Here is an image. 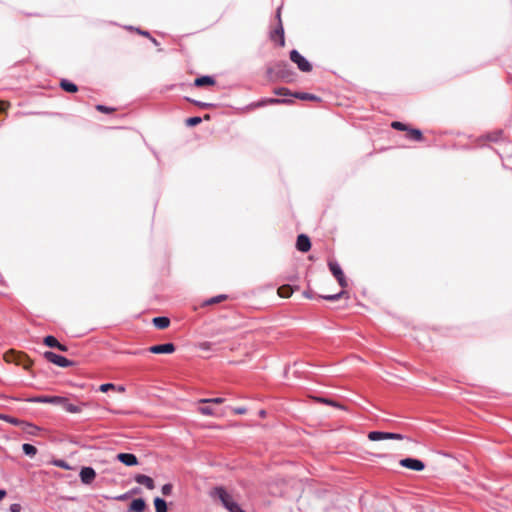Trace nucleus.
I'll list each match as a JSON object with an SVG mask.
<instances>
[{
	"mask_svg": "<svg viewBox=\"0 0 512 512\" xmlns=\"http://www.w3.org/2000/svg\"><path fill=\"white\" fill-rule=\"evenodd\" d=\"M212 495L217 497L222 506L229 512H246L223 486L215 487Z\"/></svg>",
	"mask_w": 512,
	"mask_h": 512,
	"instance_id": "obj_1",
	"label": "nucleus"
},
{
	"mask_svg": "<svg viewBox=\"0 0 512 512\" xmlns=\"http://www.w3.org/2000/svg\"><path fill=\"white\" fill-rule=\"evenodd\" d=\"M276 69V78L286 83L295 81L296 72L293 67L285 60L276 61L274 63Z\"/></svg>",
	"mask_w": 512,
	"mask_h": 512,
	"instance_id": "obj_2",
	"label": "nucleus"
},
{
	"mask_svg": "<svg viewBox=\"0 0 512 512\" xmlns=\"http://www.w3.org/2000/svg\"><path fill=\"white\" fill-rule=\"evenodd\" d=\"M289 58L301 72L309 73L312 71L313 66L310 61H308L307 58L304 57L297 49H292L289 52Z\"/></svg>",
	"mask_w": 512,
	"mask_h": 512,
	"instance_id": "obj_3",
	"label": "nucleus"
},
{
	"mask_svg": "<svg viewBox=\"0 0 512 512\" xmlns=\"http://www.w3.org/2000/svg\"><path fill=\"white\" fill-rule=\"evenodd\" d=\"M367 438L370 441L403 440L406 438V436L401 433H396V432L373 430V431L368 432Z\"/></svg>",
	"mask_w": 512,
	"mask_h": 512,
	"instance_id": "obj_4",
	"label": "nucleus"
},
{
	"mask_svg": "<svg viewBox=\"0 0 512 512\" xmlns=\"http://www.w3.org/2000/svg\"><path fill=\"white\" fill-rule=\"evenodd\" d=\"M44 359H46L48 362L61 367V368H68L74 365V362L65 356H62L60 354H57L53 351H45L43 353Z\"/></svg>",
	"mask_w": 512,
	"mask_h": 512,
	"instance_id": "obj_5",
	"label": "nucleus"
},
{
	"mask_svg": "<svg viewBox=\"0 0 512 512\" xmlns=\"http://www.w3.org/2000/svg\"><path fill=\"white\" fill-rule=\"evenodd\" d=\"M399 464H400V466H402L406 469L417 471V472L423 471L426 467V464L421 459L414 458V457L403 458L399 461Z\"/></svg>",
	"mask_w": 512,
	"mask_h": 512,
	"instance_id": "obj_6",
	"label": "nucleus"
},
{
	"mask_svg": "<svg viewBox=\"0 0 512 512\" xmlns=\"http://www.w3.org/2000/svg\"><path fill=\"white\" fill-rule=\"evenodd\" d=\"M29 403H45L59 405L61 401H64L63 396H50V395H37L25 399Z\"/></svg>",
	"mask_w": 512,
	"mask_h": 512,
	"instance_id": "obj_7",
	"label": "nucleus"
},
{
	"mask_svg": "<svg viewBox=\"0 0 512 512\" xmlns=\"http://www.w3.org/2000/svg\"><path fill=\"white\" fill-rule=\"evenodd\" d=\"M8 357H11L10 361L22 366L24 369H30L33 365V361L23 352L11 351V354L7 355Z\"/></svg>",
	"mask_w": 512,
	"mask_h": 512,
	"instance_id": "obj_8",
	"label": "nucleus"
},
{
	"mask_svg": "<svg viewBox=\"0 0 512 512\" xmlns=\"http://www.w3.org/2000/svg\"><path fill=\"white\" fill-rule=\"evenodd\" d=\"M269 37L272 41L276 42L278 46H285V33L282 19H279V23H277L276 27L270 31Z\"/></svg>",
	"mask_w": 512,
	"mask_h": 512,
	"instance_id": "obj_9",
	"label": "nucleus"
},
{
	"mask_svg": "<svg viewBox=\"0 0 512 512\" xmlns=\"http://www.w3.org/2000/svg\"><path fill=\"white\" fill-rule=\"evenodd\" d=\"M97 473L91 466H82L79 472V478L82 484L90 485L96 478Z\"/></svg>",
	"mask_w": 512,
	"mask_h": 512,
	"instance_id": "obj_10",
	"label": "nucleus"
},
{
	"mask_svg": "<svg viewBox=\"0 0 512 512\" xmlns=\"http://www.w3.org/2000/svg\"><path fill=\"white\" fill-rule=\"evenodd\" d=\"M176 346L172 342L152 345L148 351L153 354H172L175 352Z\"/></svg>",
	"mask_w": 512,
	"mask_h": 512,
	"instance_id": "obj_11",
	"label": "nucleus"
},
{
	"mask_svg": "<svg viewBox=\"0 0 512 512\" xmlns=\"http://www.w3.org/2000/svg\"><path fill=\"white\" fill-rule=\"evenodd\" d=\"M115 459L128 467L136 466L139 464L137 456L133 453L121 452L115 456Z\"/></svg>",
	"mask_w": 512,
	"mask_h": 512,
	"instance_id": "obj_12",
	"label": "nucleus"
},
{
	"mask_svg": "<svg viewBox=\"0 0 512 512\" xmlns=\"http://www.w3.org/2000/svg\"><path fill=\"white\" fill-rule=\"evenodd\" d=\"M312 243L308 235L301 233L296 239V249L302 253H306L311 249Z\"/></svg>",
	"mask_w": 512,
	"mask_h": 512,
	"instance_id": "obj_13",
	"label": "nucleus"
},
{
	"mask_svg": "<svg viewBox=\"0 0 512 512\" xmlns=\"http://www.w3.org/2000/svg\"><path fill=\"white\" fill-rule=\"evenodd\" d=\"M64 401H61L59 404L63 407L64 410H66L69 413H80L82 411L83 407H88V402H82L80 405H75L69 402V399L65 396H63Z\"/></svg>",
	"mask_w": 512,
	"mask_h": 512,
	"instance_id": "obj_14",
	"label": "nucleus"
},
{
	"mask_svg": "<svg viewBox=\"0 0 512 512\" xmlns=\"http://www.w3.org/2000/svg\"><path fill=\"white\" fill-rule=\"evenodd\" d=\"M293 100L287 98H262L256 101L258 107H264L266 105H277V104H291Z\"/></svg>",
	"mask_w": 512,
	"mask_h": 512,
	"instance_id": "obj_15",
	"label": "nucleus"
},
{
	"mask_svg": "<svg viewBox=\"0 0 512 512\" xmlns=\"http://www.w3.org/2000/svg\"><path fill=\"white\" fill-rule=\"evenodd\" d=\"M134 481L140 485H144L147 489L153 490L155 488V482L153 478L145 474H136L133 477Z\"/></svg>",
	"mask_w": 512,
	"mask_h": 512,
	"instance_id": "obj_16",
	"label": "nucleus"
},
{
	"mask_svg": "<svg viewBox=\"0 0 512 512\" xmlns=\"http://www.w3.org/2000/svg\"><path fill=\"white\" fill-rule=\"evenodd\" d=\"M147 508V504L144 498H135L131 501L128 506V512H144Z\"/></svg>",
	"mask_w": 512,
	"mask_h": 512,
	"instance_id": "obj_17",
	"label": "nucleus"
},
{
	"mask_svg": "<svg viewBox=\"0 0 512 512\" xmlns=\"http://www.w3.org/2000/svg\"><path fill=\"white\" fill-rule=\"evenodd\" d=\"M216 84V80L214 76L211 75H201L195 78L193 85L195 87H205V86H213Z\"/></svg>",
	"mask_w": 512,
	"mask_h": 512,
	"instance_id": "obj_18",
	"label": "nucleus"
},
{
	"mask_svg": "<svg viewBox=\"0 0 512 512\" xmlns=\"http://www.w3.org/2000/svg\"><path fill=\"white\" fill-rule=\"evenodd\" d=\"M59 86L67 93H76L79 90L78 86L74 82L66 78L60 80Z\"/></svg>",
	"mask_w": 512,
	"mask_h": 512,
	"instance_id": "obj_19",
	"label": "nucleus"
},
{
	"mask_svg": "<svg viewBox=\"0 0 512 512\" xmlns=\"http://www.w3.org/2000/svg\"><path fill=\"white\" fill-rule=\"evenodd\" d=\"M152 323L157 329L162 330L168 328L171 321L167 316H157L152 319Z\"/></svg>",
	"mask_w": 512,
	"mask_h": 512,
	"instance_id": "obj_20",
	"label": "nucleus"
},
{
	"mask_svg": "<svg viewBox=\"0 0 512 512\" xmlns=\"http://www.w3.org/2000/svg\"><path fill=\"white\" fill-rule=\"evenodd\" d=\"M328 268L335 279L344 275L340 264L336 260H329Z\"/></svg>",
	"mask_w": 512,
	"mask_h": 512,
	"instance_id": "obj_21",
	"label": "nucleus"
},
{
	"mask_svg": "<svg viewBox=\"0 0 512 512\" xmlns=\"http://www.w3.org/2000/svg\"><path fill=\"white\" fill-rule=\"evenodd\" d=\"M139 493H141V488L140 487H134V488L130 489L129 491L123 493V494H120V495H117V496L113 497V499L116 500V501H126L130 497H132L133 495H137Z\"/></svg>",
	"mask_w": 512,
	"mask_h": 512,
	"instance_id": "obj_22",
	"label": "nucleus"
},
{
	"mask_svg": "<svg viewBox=\"0 0 512 512\" xmlns=\"http://www.w3.org/2000/svg\"><path fill=\"white\" fill-rule=\"evenodd\" d=\"M407 136L409 139L413 140V141H416V142H420L423 140V133L420 129L418 128H413V127H408V130H407Z\"/></svg>",
	"mask_w": 512,
	"mask_h": 512,
	"instance_id": "obj_23",
	"label": "nucleus"
},
{
	"mask_svg": "<svg viewBox=\"0 0 512 512\" xmlns=\"http://www.w3.org/2000/svg\"><path fill=\"white\" fill-rule=\"evenodd\" d=\"M294 98L305 100V101H320L321 98L315 94H311L308 92H294Z\"/></svg>",
	"mask_w": 512,
	"mask_h": 512,
	"instance_id": "obj_24",
	"label": "nucleus"
},
{
	"mask_svg": "<svg viewBox=\"0 0 512 512\" xmlns=\"http://www.w3.org/2000/svg\"><path fill=\"white\" fill-rule=\"evenodd\" d=\"M210 118L211 117L209 114L204 115L203 118L200 116H192L185 120V124L187 127H195L198 124H200L202 122V120H210Z\"/></svg>",
	"mask_w": 512,
	"mask_h": 512,
	"instance_id": "obj_25",
	"label": "nucleus"
},
{
	"mask_svg": "<svg viewBox=\"0 0 512 512\" xmlns=\"http://www.w3.org/2000/svg\"><path fill=\"white\" fill-rule=\"evenodd\" d=\"M347 296H348V292L346 290H341L340 292H338L336 294L318 295L317 297L319 299H323L326 301H337L340 298L347 297Z\"/></svg>",
	"mask_w": 512,
	"mask_h": 512,
	"instance_id": "obj_26",
	"label": "nucleus"
},
{
	"mask_svg": "<svg viewBox=\"0 0 512 512\" xmlns=\"http://www.w3.org/2000/svg\"><path fill=\"white\" fill-rule=\"evenodd\" d=\"M156 512H168V506L165 499L157 496L153 500Z\"/></svg>",
	"mask_w": 512,
	"mask_h": 512,
	"instance_id": "obj_27",
	"label": "nucleus"
},
{
	"mask_svg": "<svg viewBox=\"0 0 512 512\" xmlns=\"http://www.w3.org/2000/svg\"><path fill=\"white\" fill-rule=\"evenodd\" d=\"M22 430L29 435L36 436L41 429L35 424L25 421Z\"/></svg>",
	"mask_w": 512,
	"mask_h": 512,
	"instance_id": "obj_28",
	"label": "nucleus"
},
{
	"mask_svg": "<svg viewBox=\"0 0 512 512\" xmlns=\"http://www.w3.org/2000/svg\"><path fill=\"white\" fill-rule=\"evenodd\" d=\"M227 298H228V295H226V294H219V295L213 296V297L208 298L205 301H203L202 306L218 304V303L226 300Z\"/></svg>",
	"mask_w": 512,
	"mask_h": 512,
	"instance_id": "obj_29",
	"label": "nucleus"
},
{
	"mask_svg": "<svg viewBox=\"0 0 512 512\" xmlns=\"http://www.w3.org/2000/svg\"><path fill=\"white\" fill-rule=\"evenodd\" d=\"M22 451L26 456L30 458H33L38 452L37 448L30 443H24L22 445Z\"/></svg>",
	"mask_w": 512,
	"mask_h": 512,
	"instance_id": "obj_30",
	"label": "nucleus"
},
{
	"mask_svg": "<svg viewBox=\"0 0 512 512\" xmlns=\"http://www.w3.org/2000/svg\"><path fill=\"white\" fill-rule=\"evenodd\" d=\"M43 344L49 348H54L56 349V347H58L59 345V341L58 339L53 336V335H46L44 338H43Z\"/></svg>",
	"mask_w": 512,
	"mask_h": 512,
	"instance_id": "obj_31",
	"label": "nucleus"
},
{
	"mask_svg": "<svg viewBox=\"0 0 512 512\" xmlns=\"http://www.w3.org/2000/svg\"><path fill=\"white\" fill-rule=\"evenodd\" d=\"M185 100L196 105L197 107L199 108H203V109H207V108H213L216 106V104L214 103H209V102H202V101H199V100H195V99H191L189 97H185Z\"/></svg>",
	"mask_w": 512,
	"mask_h": 512,
	"instance_id": "obj_32",
	"label": "nucleus"
},
{
	"mask_svg": "<svg viewBox=\"0 0 512 512\" xmlns=\"http://www.w3.org/2000/svg\"><path fill=\"white\" fill-rule=\"evenodd\" d=\"M1 419H3L4 421H6L7 423H10L14 426H19V427H23V424H24V420H21L19 418H16V417H13V416H10V415H4V416H0Z\"/></svg>",
	"mask_w": 512,
	"mask_h": 512,
	"instance_id": "obj_33",
	"label": "nucleus"
},
{
	"mask_svg": "<svg viewBox=\"0 0 512 512\" xmlns=\"http://www.w3.org/2000/svg\"><path fill=\"white\" fill-rule=\"evenodd\" d=\"M278 294L282 298H288L293 294V289L289 284L282 285L278 288Z\"/></svg>",
	"mask_w": 512,
	"mask_h": 512,
	"instance_id": "obj_34",
	"label": "nucleus"
},
{
	"mask_svg": "<svg viewBox=\"0 0 512 512\" xmlns=\"http://www.w3.org/2000/svg\"><path fill=\"white\" fill-rule=\"evenodd\" d=\"M225 401L222 397H214V398H202L199 400L201 404H222Z\"/></svg>",
	"mask_w": 512,
	"mask_h": 512,
	"instance_id": "obj_35",
	"label": "nucleus"
},
{
	"mask_svg": "<svg viewBox=\"0 0 512 512\" xmlns=\"http://www.w3.org/2000/svg\"><path fill=\"white\" fill-rule=\"evenodd\" d=\"M273 93L275 95H278V96H292L293 97V94L288 88L286 87H278V88H275Z\"/></svg>",
	"mask_w": 512,
	"mask_h": 512,
	"instance_id": "obj_36",
	"label": "nucleus"
},
{
	"mask_svg": "<svg viewBox=\"0 0 512 512\" xmlns=\"http://www.w3.org/2000/svg\"><path fill=\"white\" fill-rule=\"evenodd\" d=\"M503 132L502 130H497L495 132L489 133L486 135V139L491 142H498L500 138L502 137Z\"/></svg>",
	"mask_w": 512,
	"mask_h": 512,
	"instance_id": "obj_37",
	"label": "nucleus"
},
{
	"mask_svg": "<svg viewBox=\"0 0 512 512\" xmlns=\"http://www.w3.org/2000/svg\"><path fill=\"white\" fill-rule=\"evenodd\" d=\"M199 413L206 416H215L216 411L211 406H200L198 407Z\"/></svg>",
	"mask_w": 512,
	"mask_h": 512,
	"instance_id": "obj_38",
	"label": "nucleus"
},
{
	"mask_svg": "<svg viewBox=\"0 0 512 512\" xmlns=\"http://www.w3.org/2000/svg\"><path fill=\"white\" fill-rule=\"evenodd\" d=\"M52 464L54 466L62 468L64 470H70L71 469L70 464L67 461L63 460V459H54L52 461Z\"/></svg>",
	"mask_w": 512,
	"mask_h": 512,
	"instance_id": "obj_39",
	"label": "nucleus"
},
{
	"mask_svg": "<svg viewBox=\"0 0 512 512\" xmlns=\"http://www.w3.org/2000/svg\"><path fill=\"white\" fill-rule=\"evenodd\" d=\"M266 77L268 78L269 81H276V80H278L276 78V69H275L274 64L272 66H267V68H266Z\"/></svg>",
	"mask_w": 512,
	"mask_h": 512,
	"instance_id": "obj_40",
	"label": "nucleus"
},
{
	"mask_svg": "<svg viewBox=\"0 0 512 512\" xmlns=\"http://www.w3.org/2000/svg\"><path fill=\"white\" fill-rule=\"evenodd\" d=\"M95 109L98 111V112H101V113H105V114H110L112 112L115 111V108L114 107H109V106H106L104 104H97L95 106Z\"/></svg>",
	"mask_w": 512,
	"mask_h": 512,
	"instance_id": "obj_41",
	"label": "nucleus"
},
{
	"mask_svg": "<svg viewBox=\"0 0 512 512\" xmlns=\"http://www.w3.org/2000/svg\"><path fill=\"white\" fill-rule=\"evenodd\" d=\"M391 127L398 131H406L407 132L409 125H407L403 122H400V121H393L391 123Z\"/></svg>",
	"mask_w": 512,
	"mask_h": 512,
	"instance_id": "obj_42",
	"label": "nucleus"
},
{
	"mask_svg": "<svg viewBox=\"0 0 512 512\" xmlns=\"http://www.w3.org/2000/svg\"><path fill=\"white\" fill-rule=\"evenodd\" d=\"M116 389V385L114 383H103L99 386V391L106 393L109 390Z\"/></svg>",
	"mask_w": 512,
	"mask_h": 512,
	"instance_id": "obj_43",
	"label": "nucleus"
},
{
	"mask_svg": "<svg viewBox=\"0 0 512 512\" xmlns=\"http://www.w3.org/2000/svg\"><path fill=\"white\" fill-rule=\"evenodd\" d=\"M173 490V485L171 483H166L161 487V492L164 496L171 495Z\"/></svg>",
	"mask_w": 512,
	"mask_h": 512,
	"instance_id": "obj_44",
	"label": "nucleus"
},
{
	"mask_svg": "<svg viewBox=\"0 0 512 512\" xmlns=\"http://www.w3.org/2000/svg\"><path fill=\"white\" fill-rule=\"evenodd\" d=\"M338 284L340 285V287L342 288V290H345L347 287H348V281L345 277V274L341 277H338L336 278Z\"/></svg>",
	"mask_w": 512,
	"mask_h": 512,
	"instance_id": "obj_45",
	"label": "nucleus"
},
{
	"mask_svg": "<svg viewBox=\"0 0 512 512\" xmlns=\"http://www.w3.org/2000/svg\"><path fill=\"white\" fill-rule=\"evenodd\" d=\"M129 29H134V27L130 26ZM135 30L142 36L150 38L151 34L149 31L141 30L140 28H135Z\"/></svg>",
	"mask_w": 512,
	"mask_h": 512,
	"instance_id": "obj_46",
	"label": "nucleus"
},
{
	"mask_svg": "<svg viewBox=\"0 0 512 512\" xmlns=\"http://www.w3.org/2000/svg\"><path fill=\"white\" fill-rule=\"evenodd\" d=\"M21 505L19 503H13L9 507L10 512H21Z\"/></svg>",
	"mask_w": 512,
	"mask_h": 512,
	"instance_id": "obj_47",
	"label": "nucleus"
},
{
	"mask_svg": "<svg viewBox=\"0 0 512 512\" xmlns=\"http://www.w3.org/2000/svg\"><path fill=\"white\" fill-rule=\"evenodd\" d=\"M211 347H212V343H211V342H207V341H206V342H202V343H200V345H199V348H200L201 350H204V351H208V350H210V349H211Z\"/></svg>",
	"mask_w": 512,
	"mask_h": 512,
	"instance_id": "obj_48",
	"label": "nucleus"
},
{
	"mask_svg": "<svg viewBox=\"0 0 512 512\" xmlns=\"http://www.w3.org/2000/svg\"><path fill=\"white\" fill-rule=\"evenodd\" d=\"M319 402L321 403H324V404H327V405H331V406H335V402L331 399H328V398H324V397H319L317 399Z\"/></svg>",
	"mask_w": 512,
	"mask_h": 512,
	"instance_id": "obj_49",
	"label": "nucleus"
},
{
	"mask_svg": "<svg viewBox=\"0 0 512 512\" xmlns=\"http://www.w3.org/2000/svg\"><path fill=\"white\" fill-rule=\"evenodd\" d=\"M319 402L321 403H324V404H327V405H331V406H335V402L331 399H328V398H324V397H319L317 399Z\"/></svg>",
	"mask_w": 512,
	"mask_h": 512,
	"instance_id": "obj_50",
	"label": "nucleus"
},
{
	"mask_svg": "<svg viewBox=\"0 0 512 512\" xmlns=\"http://www.w3.org/2000/svg\"><path fill=\"white\" fill-rule=\"evenodd\" d=\"M232 410L237 415H243V414H245L247 412L246 407H243V406L233 408Z\"/></svg>",
	"mask_w": 512,
	"mask_h": 512,
	"instance_id": "obj_51",
	"label": "nucleus"
},
{
	"mask_svg": "<svg viewBox=\"0 0 512 512\" xmlns=\"http://www.w3.org/2000/svg\"><path fill=\"white\" fill-rule=\"evenodd\" d=\"M305 298L313 299L316 297L315 293L312 290H306L303 292Z\"/></svg>",
	"mask_w": 512,
	"mask_h": 512,
	"instance_id": "obj_52",
	"label": "nucleus"
},
{
	"mask_svg": "<svg viewBox=\"0 0 512 512\" xmlns=\"http://www.w3.org/2000/svg\"><path fill=\"white\" fill-rule=\"evenodd\" d=\"M376 457L378 458H383V459H390L392 461H394V456L391 455V454H375Z\"/></svg>",
	"mask_w": 512,
	"mask_h": 512,
	"instance_id": "obj_53",
	"label": "nucleus"
},
{
	"mask_svg": "<svg viewBox=\"0 0 512 512\" xmlns=\"http://www.w3.org/2000/svg\"><path fill=\"white\" fill-rule=\"evenodd\" d=\"M57 350L61 351V352H66L68 351V347L65 345V344H62L59 342V345L58 347H56Z\"/></svg>",
	"mask_w": 512,
	"mask_h": 512,
	"instance_id": "obj_54",
	"label": "nucleus"
},
{
	"mask_svg": "<svg viewBox=\"0 0 512 512\" xmlns=\"http://www.w3.org/2000/svg\"><path fill=\"white\" fill-rule=\"evenodd\" d=\"M281 10H282V6H279L276 10V19H277V23H279V19H281Z\"/></svg>",
	"mask_w": 512,
	"mask_h": 512,
	"instance_id": "obj_55",
	"label": "nucleus"
},
{
	"mask_svg": "<svg viewBox=\"0 0 512 512\" xmlns=\"http://www.w3.org/2000/svg\"><path fill=\"white\" fill-rule=\"evenodd\" d=\"M7 491L5 489H0V502L6 497Z\"/></svg>",
	"mask_w": 512,
	"mask_h": 512,
	"instance_id": "obj_56",
	"label": "nucleus"
},
{
	"mask_svg": "<svg viewBox=\"0 0 512 512\" xmlns=\"http://www.w3.org/2000/svg\"><path fill=\"white\" fill-rule=\"evenodd\" d=\"M115 390H117L118 392L123 393V392H125L126 389H125V387L123 385H116V389Z\"/></svg>",
	"mask_w": 512,
	"mask_h": 512,
	"instance_id": "obj_57",
	"label": "nucleus"
},
{
	"mask_svg": "<svg viewBox=\"0 0 512 512\" xmlns=\"http://www.w3.org/2000/svg\"><path fill=\"white\" fill-rule=\"evenodd\" d=\"M150 41L155 45V46H159V42L157 41L156 38H154L153 36H151L150 38Z\"/></svg>",
	"mask_w": 512,
	"mask_h": 512,
	"instance_id": "obj_58",
	"label": "nucleus"
},
{
	"mask_svg": "<svg viewBox=\"0 0 512 512\" xmlns=\"http://www.w3.org/2000/svg\"><path fill=\"white\" fill-rule=\"evenodd\" d=\"M248 108L255 109V108H259V107L256 105V102H252L251 104L248 105Z\"/></svg>",
	"mask_w": 512,
	"mask_h": 512,
	"instance_id": "obj_59",
	"label": "nucleus"
},
{
	"mask_svg": "<svg viewBox=\"0 0 512 512\" xmlns=\"http://www.w3.org/2000/svg\"><path fill=\"white\" fill-rule=\"evenodd\" d=\"M259 415H260L261 417H265V415H266V411H265V410H260V411H259Z\"/></svg>",
	"mask_w": 512,
	"mask_h": 512,
	"instance_id": "obj_60",
	"label": "nucleus"
},
{
	"mask_svg": "<svg viewBox=\"0 0 512 512\" xmlns=\"http://www.w3.org/2000/svg\"><path fill=\"white\" fill-rule=\"evenodd\" d=\"M141 352H142L141 350H139V351H134V352H133V354H135V355H136V354H139V353H141Z\"/></svg>",
	"mask_w": 512,
	"mask_h": 512,
	"instance_id": "obj_61",
	"label": "nucleus"
}]
</instances>
